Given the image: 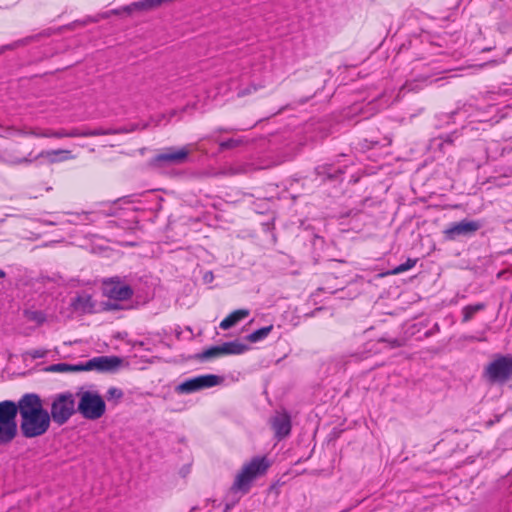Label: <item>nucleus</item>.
<instances>
[{"instance_id":"nucleus-1","label":"nucleus","mask_w":512,"mask_h":512,"mask_svg":"<svg viewBox=\"0 0 512 512\" xmlns=\"http://www.w3.org/2000/svg\"><path fill=\"white\" fill-rule=\"evenodd\" d=\"M20 416V429L26 438L41 436L50 427V414L44 409L39 395L35 393H26L20 398Z\"/></svg>"},{"instance_id":"nucleus-2","label":"nucleus","mask_w":512,"mask_h":512,"mask_svg":"<svg viewBox=\"0 0 512 512\" xmlns=\"http://www.w3.org/2000/svg\"><path fill=\"white\" fill-rule=\"evenodd\" d=\"M20 413L18 402L4 400L0 402V446L9 445L18 434L17 414Z\"/></svg>"},{"instance_id":"nucleus-3","label":"nucleus","mask_w":512,"mask_h":512,"mask_svg":"<svg viewBox=\"0 0 512 512\" xmlns=\"http://www.w3.org/2000/svg\"><path fill=\"white\" fill-rule=\"evenodd\" d=\"M270 467L266 457H254L250 462L246 463L239 473L236 475L232 485V490L236 492L248 493L253 481L266 474Z\"/></svg>"},{"instance_id":"nucleus-4","label":"nucleus","mask_w":512,"mask_h":512,"mask_svg":"<svg viewBox=\"0 0 512 512\" xmlns=\"http://www.w3.org/2000/svg\"><path fill=\"white\" fill-rule=\"evenodd\" d=\"M39 158H46L50 163H56L59 161H65L69 159H73L74 156L71 154L69 150L57 149V150H43L36 156L32 157V152H30L26 157H15L10 154H1L0 153V163H4L7 165H22V164H31L33 161Z\"/></svg>"},{"instance_id":"nucleus-5","label":"nucleus","mask_w":512,"mask_h":512,"mask_svg":"<svg viewBox=\"0 0 512 512\" xmlns=\"http://www.w3.org/2000/svg\"><path fill=\"white\" fill-rule=\"evenodd\" d=\"M75 411L74 395L70 392L58 394L51 404L50 420L59 426L64 425Z\"/></svg>"},{"instance_id":"nucleus-6","label":"nucleus","mask_w":512,"mask_h":512,"mask_svg":"<svg viewBox=\"0 0 512 512\" xmlns=\"http://www.w3.org/2000/svg\"><path fill=\"white\" fill-rule=\"evenodd\" d=\"M105 410V402L99 394L91 391L82 393L78 404V411L84 418L89 420L99 419L104 415Z\"/></svg>"},{"instance_id":"nucleus-7","label":"nucleus","mask_w":512,"mask_h":512,"mask_svg":"<svg viewBox=\"0 0 512 512\" xmlns=\"http://www.w3.org/2000/svg\"><path fill=\"white\" fill-rule=\"evenodd\" d=\"M485 377L492 383H504L512 376V356L500 355L484 371Z\"/></svg>"},{"instance_id":"nucleus-8","label":"nucleus","mask_w":512,"mask_h":512,"mask_svg":"<svg viewBox=\"0 0 512 512\" xmlns=\"http://www.w3.org/2000/svg\"><path fill=\"white\" fill-rule=\"evenodd\" d=\"M222 381V378L213 375V374H206V375H200L196 376L190 379L185 380L181 384H179L176 387V392L181 394H190L194 393L203 389L214 387L218 384H220Z\"/></svg>"},{"instance_id":"nucleus-9","label":"nucleus","mask_w":512,"mask_h":512,"mask_svg":"<svg viewBox=\"0 0 512 512\" xmlns=\"http://www.w3.org/2000/svg\"><path fill=\"white\" fill-rule=\"evenodd\" d=\"M103 293L111 300L125 301L133 296V289L119 277H112L103 281Z\"/></svg>"},{"instance_id":"nucleus-10","label":"nucleus","mask_w":512,"mask_h":512,"mask_svg":"<svg viewBox=\"0 0 512 512\" xmlns=\"http://www.w3.org/2000/svg\"><path fill=\"white\" fill-rule=\"evenodd\" d=\"M189 153L190 151L187 147L179 149L168 147L163 152L154 156L153 162L159 165H180L187 161Z\"/></svg>"},{"instance_id":"nucleus-11","label":"nucleus","mask_w":512,"mask_h":512,"mask_svg":"<svg viewBox=\"0 0 512 512\" xmlns=\"http://www.w3.org/2000/svg\"><path fill=\"white\" fill-rule=\"evenodd\" d=\"M481 228L478 221L461 220L451 224L444 230V235L447 240H455L458 236H468L474 234Z\"/></svg>"},{"instance_id":"nucleus-12","label":"nucleus","mask_w":512,"mask_h":512,"mask_svg":"<svg viewBox=\"0 0 512 512\" xmlns=\"http://www.w3.org/2000/svg\"><path fill=\"white\" fill-rule=\"evenodd\" d=\"M270 425L274 431L275 437L278 440H282L291 432V417L285 411L277 412L273 417H271Z\"/></svg>"},{"instance_id":"nucleus-13","label":"nucleus","mask_w":512,"mask_h":512,"mask_svg":"<svg viewBox=\"0 0 512 512\" xmlns=\"http://www.w3.org/2000/svg\"><path fill=\"white\" fill-rule=\"evenodd\" d=\"M121 363V359L117 356H99L90 359L85 363V365H81L82 370H93L96 369L98 371H110L119 366Z\"/></svg>"},{"instance_id":"nucleus-14","label":"nucleus","mask_w":512,"mask_h":512,"mask_svg":"<svg viewBox=\"0 0 512 512\" xmlns=\"http://www.w3.org/2000/svg\"><path fill=\"white\" fill-rule=\"evenodd\" d=\"M95 302L92 299V296L87 293H82L77 295L72 299L71 307L75 312L80 314H91L95 312Z\"/></svg>"},{"instance_id":"nucleus-15","label":"nucleus","mask_w":512,"mask_h":512,"mask_svg":"<svg viewBox=\"0 0 512 512\" xmlns=\"http://www.w3.org/2000/svg\"><path fill=\"white\" fill-rule=\"evenodd\" d=\"M161 4V0H141L134 2L130 5L123 6V10L126 11L127 15H130L135 11H149L155 9L159 7Z\"/></svg>"},{"instance_id":"nucleus-16","label":"nucleus","mask_w":512,"mask_h":512,"mask_svg":"<svg viewBox=\"0 0 512 512\" xmlns=\"http://www.w3.org/2000/svg\"><path fill=\"white\" fill-rule=\"evenodd\" d=\"M249 314L250 311L248 309L235 310L221 321L220 328L224 330L230 329L231 327L235 326L238 322L248 317Z\"/></svg>"},{"instance_id":"nucleus-17","label":"nucleus","mask_w":512,"mask_h":512,"mask_svg":"<svg viewBox=\"0 0 512 512\" xmlns=\"http://www.w3.org/2000/svg\"><path fill=\"white\" fill-rule=\"evenodd\" d=\"M223 355H240L245 353L249 346L239 340L229 341L221 344Z\"/></svg>"},{"instance_id":"nucleus-18","label":"nucleus","mask_w":512,"mask_h":512,"mask_svg":"<svg viewBox=\"0 0 512 512\" xmlns=\"http://www.w3.org/2000/svg\"><path fill=\"white\" fill-rule=\"evenodd\" d=\"M67 214L71 216V218L67 220V223L72 225H87L95 222V214L93 212H68Z\"/></svg>"},{"instance_id":"nucleus-19","label":"nucleus","mask_w":512,"mask_h":512,"mask_svg":"<svg viewBox=\"0 0 512 512\" xmlns=\"http://www.w3.org/2000/svg\"><path fill=\"white\" fill-rule=\"evenodd\" d=\"M486 308L485 303H476L467 305L462 309V322L466 323L472 320L477 312L483 311Z\"/></svg>"},{"instance_id":"nucleus-20","label":"nucleus","mask_w":512,"mask_h":512,"mask_svg":"<svg viewBox=\"0 0 512 512\" xmlns=\"http://www.w3.org/2000/svg\"><path fill=\"white\" fill-rule=\"evenodd\" d=\"M147 127L146 124L142 125L140 127L139 124H130L128 126H123L116 129H102L99 128V131L102 132V135H116V134H126L133 131H136L138 129H145Z\"/></svg>"},{"instance_id":"nucleus-21","label":"nucleus","mask_w":512,"mask_h":512,"mask_svg":"<svg viewBox=\"0 0 512 512\" xmlns=\"http://www.w3.org/2000/svg\"><path fill=\"white\" fill-rule=\"evenodd\" d=\"M273 325L265 326L260 329L255 330L246 336V340L250 343H257L264 340L273 330Z\"/></svg>"},{"instance_id":"nucleus-22","label":"nucleus","mask_w":512,"mask_h":512,"mask_svg":"<svg viewBox=\"0 0 512 512\" xmlns=\"http://www.w3.org/2000/svg\"><path fill=\"white\" fill-rule=\"evenodd\" d=\"M24 316L28 321L34 322L37 326H41L47 321V315L40 310L27 309L24 311Z\"/></svg>"},{"instance_id":"nucleus-23","label":"nucleus","mask_w":512,"mask_h":512,"mask_svg":"<svg viewBox=\"0 0 512 512\" xmlns=\"http://www.w3.org/2000/svg\"><path fill=\"white\" fill-rule=\"evenodd\" d=\"M102 132L98 129L93 130H81L78 128H73L71 130H68V137L74 138V137H93V136H101Z\"/></svg>"},{"instance_id":"nucleus-24","label":"nucleus","mask_w":512,"mask_h":512,"mask_svg":"<svg viewBox=\"0 0 512 512\" xmlns=\"http://www.w3.org/2000/svg\"><path fill=\"white\" fill-rule=\"evenodd\" d=\"M222 347L221 345L211 346L208 349L204 350L202 353L198 355L200 360H208L211 358H216L222 356Z\"/></svg>"},{"instance_id":"nucleus-25","label":"nucleus","mask_w":512,"mask_h":512,"mask_svg":"<svg viewBox=\"0 0 512 512\" xmlns=\"http://www.w3.org/2000/svg\"><path fill=\"white\" fill-rule=\"evenodd\" d=\"M49 370L53 371V372H66V371H80L82 369H81V365L80 366H72V365H69L66 363H58V364L52 365L49 368Z\"/></svg>"},{"instance_id":"nucleus-26","label":"nucleus","mask_w":512,"mask_h":512,"mask_svg":"<svg viewBox=\"0 0 512 512\" xmlns=\"http://www.w3.org/2000/svg\"><path fill=\"white\" fill-rule=\"evenodd\" d=\"M248 171H249V165L243 164V165L226 168L222 173L224 175L234 176V175H238V174L247 173Z\"/></svg>"},{"instance_id":"nucleus-27","label":"nucleus","mask_w":512,"mask_h":512,"mask_svg":"<svg viewBox=\"0 0 512 512\" xmlns=\"http://www.w3.org/2000/svg\"><path fill=\"white\" fill-rule=\"evenodd\" d=\"M242 143H243L242 139L230 138L228 140L220 142L219 148H220V151H224L227 149H234V148L240 146Z\"/></svg>"},{"instance_id":"nucleus-28","label":"nucleus","mask_w":512,"mask_h":512,"mask_svg":"<svg viewBox=\"0 0 512 512\" xmlns=\"http://www.w3.org/2000/svg\"><path fill=\"white\" fill-rule=\"evenodd\" d=\"M417 263V259L408 258L404 263L394 268L393 274H399L413 268Z\"/></svg>"},{"instance_id":"nucleus-29","label":"nucleus","mask_w":512,"mask_h":512,"mask_svg":"<svg viewBox=\"0 0 512 512\" xmlns=\"http://www.w3.org/2000/svg\"><path fill=\"white\" fill-rule=\"evenodd\" d=\"M123 397V392L121 389L116 387H111L107 391V398L108 399H121Z\"/></svg>"},{"instance_id":"nucleus-30","label":"nucleus","mask_w":512,"mask_h":512,"mask_svg":"<svg viewBox=\"0 0 512 512\" xmlns=\"http://www.w3.org/2000/svg\"><path fill=\"white\" fill-rule=\"evenodd\" d=\"M27 355H29L33 359H40L44 358L47 355V350L45 349H34L27 352Z\"/></svg>"},{"instance_id":"nucleus-31","label":"nucleus","mask_w":512,"mask_h":512,"mask_svg":"<svg viewBox=\"0 0 512 512\" xmlns=\"http://www.w3.org/2000/svg\"><path fill=\"white\" fill-rule=\"evenodd\" d=\"M258 90V87L254 84L248 86L247 88L240 89L237 93L238 97H244L246 95L251 94L252 92H255Z\"/></svg>"},{"instance_id":"nucleus-32","label":"nucleus","mask_w":512,"mask_h":512,"mask_svg":"<svg viewBox=\"0 0 512 512\" xmlns=\"http://www.w3.org/2000/svg\"><path fill=\"white\" fill-rule=\"evenodd\" d=\"M42 131L43 130H41V129H31L29 131H18V133L21 135H30V136L42 138V136H41Z\"/></svg>"},{"instance_id":"nucleus-33","label":"nucleus","mask_w":512,"mask_h":512,"mask_svg":"<svg viewBox=\"0 0 512 512\" xmlns=\"http://www.w3.org/2000/svg\"><path fill=\"white\" fill-rule=\"evenodd\" d=\"M440 140H441V142L438 144V147H439L440 150H444V148L446 146H451L452 143H453L452 137L449 136V135L446 136V138L443 139V140L440 138Z\"/></svg>"},{"instance_id":"nucleus-34","label":"nucleus","mask_w":512,"mask_h":512,"mask_svg":"<svg viewBox=\"0 0 512 512\" xmlns=\"http://www.w3.org/2000/svg\"><path fill=\"white\" fill-rule=\"evenodd\" d=\"M42 138H55V130L45 129L41 132Z\"/></svg>"},{"instance_id":"nucleus-35","label":"nucleus","mask_w":512,"mask_h":512,"mask_svg":"<svg viewBox=\"0 0 512 512\" xmlns=\"http://www.w3.org/2000/svg\"><path fill=\"white\" fill-rule=\"evenodd\" d=\"M63 137H68V130H66V129L55 130V138H63Z\"/></svg>"},{"instance_id":"nucleus-36","label":"nucleus","mask_w":512,"mask_h":512,"mask_svg":"<svg viewBox=\"0 0 512 512\" xmlns=\"http://www.w3.org/2000/svg\"><path fill=\"white\" fill-rule=\"evenodd\" d=\"M389 343V345L393 348H396V347H400L402 346V342L399 340V339H391L389 341H387Z\"/></svg>"},{"instance_id":"nucleus-37","label":"nucleus","mask_w":512,"mask_h":512,"mask_svg":"<svg viewBox=\"0 0 512 512\" xmlns=\"http://www.w3.org/2000/svg\"><path fill=\"white\" fill-rule=\"evenodd\" d=\"M213 278H214L213 273L211 271H209L204 274L203 280L205 283H210L213 281Z\"/></svg>"},{"instance_id":"nucleus-38","label":"nucleus","mask_w":512,"mask_h":512,"mask_svg":"<svg viewBox=\"0 0 512 512\" xmlns=\"http://www.w3.org/2000/svg\"><path fill=\"white\" fill-rule=\"evenodd\" d=\"M110 13H111V14H114V15H121V14H123V13H125V14H126V11H125V10H123V7H121V8H118V9H113V10H111V11H110Z\"/></svg>"},{"instance_id":"nucleus-39","label":"nucleus","mask_w":512,"mask_h":512,"mask_svg":"<svg viewBox=\"0 0 512 512\" xmlns=\"http://www.w3.org/2000/svg\"><path fill=\"white\" fill-rule=\"evenodd\" d=\"M41 222L45 225H51V226H54V225H57L58 222L57 221H53L51 219H48V220H41Z\"/></svg>"},{"instance_id":"nucleus-40","label":"nucleus","mask_w":512,"mask_h":512,"mask_svg":"<svg viewBox=\"0 0 512 512\" xmlns=\"http://www.w3.org/2000/svg\"><path fill=\"white\" fill-rule=\"evenodd\" d=\"M9 131H10V128L3 129L2 127H0V136L1 137L7 136Z\"/></svg>"},{"instance_id":"nucleus-41","label":"nucleus","mask_w":512,"mask_h":512,"mask_svg":"<svg viewBox=\"0 0 512 512\" xmlns=\"http://www.w3.org/2000/svg\"><path fill=\"white\" fill-rule=\"evenodd\" d=\"M318 174H324L326 173V166H319L317 167Z\"/></svg>"},{"instance_id":"nucleus-42","label":"nucleus","mask_w":512,"mask_h":512,"mask_svg":"<svg viewBox=\"0 0 512 512\" xmlns=\"http://www.w3.org/2000/svg\"><path fill=\"white\" fill-rule=\"evenodd\" d=\"M118 306L115 304H107L108 309H116Z\"/></svg>"},{"instance_id":"nucleus-43","label":"nucleus","mask_w":512,"mask_h":512,"mask_svg":"<svg viewBox=\"0 0 512 512\" xmlns=\"http://www.w3.org/2000/svg\"><path fill=\"white\" fill-rule=\"evenodd\" d=\"M5 277V272L0 268V278H4Z\"/></svg>"},{"instance_id":"nucleus-44","label":"nucleus","mask_w":512,"mask_h":512,"mask_svg":"<svg viewBox=\"0 0 512 512\" xmlns=\"http://www.w3.org/2000/svg\"><path fill=\"white\" fill-rule=\"evenodd\" d=\"M507 253H512V248L507 251Z\"/></svg>"}]
</instances>
